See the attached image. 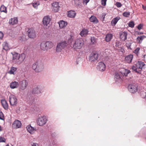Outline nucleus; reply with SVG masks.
I'll return each mask as SVG.
<instances>
[{
  "mask_svg": "<svg viewBox=\"0 0 146 146\" xmlns=\"http://www.w3.org/2000/svg\"><path fill=\"white\" fill-rule=\"evenodd\" d=\"M130 14V13L129 12H125L123 13V16L126 17H129Z\"/></svg>",
  "mask_w": 146,
  "mask_h": 146,
  "instance_id": "37998d69",
  "label": "nucleus"
},
{
  "mask_svg": "<svg viewBox=\"0 0 146 146\" xmlns=\"http://www.w3.org/2000/svg\"><path fill=\"white\" fill-rule=\"evenodd\" d=\"M28 84V82L26 80L21 81L19 83L20 89L22 90H24L27 88Z\"/></svg>",
  "mask_w": 146,
  "mask_h": 146,
  "instance_id": "6e6552de",
  "label": "nucleus"
},
{
  "mask_svg": "<svg viewBox=\"0 0 146 146\" xmlns=\"http://www.w3.org/2000/svg\"><path fill=\"white\" fill-rule=\"evenodd\" d=\"M131 69L133 72L137 73L138 74H141V70H137L138 69L137 67L136 66H132Z\"/></svg>",
  "mask_w": 146,
  "mask_h": 146,
  "instance_id": "473e14b6",
  "label": "nucleus"
},
{
  "mask_svg": "<svg viewBox=\"0 0 146 146\" xmlns=\"http://www.w3.org/2000/svg\"><path fill=\"white\" fill-rule=\"evenodd\" d=\"M135 66L139 69V70H141V72L143 68H145L144 66L145 65L144 62L142 61H138L135 64Z\"/></svg>",
  "mask_w": 146,
  "mask_h": 146,
  "instance_id": "ddd939ff",
  "label": "nucleus"
},
{
  "mask_svg": "<svg viewBox=\"0 0 146 146\" xmlns=\"http://www.w3.org/2000/svg\"><path fill=\"white\" fill-rule=\"evenodd\" d=\"M140 50V48H137L135 50L133 51V52L135 53L136 54H137L139 53V51Z\"/></svg>",
  "mask_w": 146,
  "mask_h": 146,
  "instance_id": "de8ad7c7",
  "label": "nucleus"
},
{
  "mask_svg": "<svg viewBox=\"0 0 146 146\" xmlns=\"http://www.w3.org/2000/svg\"><path fill=\"white\" fill-rule=\"evenodd\" d=\"M121 43L119 41H117L115 43V47L117 48L118 47L119 48V50L122 52H125L123 47L121 46Z\"/></svg>",
  "mask_w": 146,
  "mask_h": 146,
  "instance_id": "4be33fe9",
  "label": "nucleus"
},
{
  "mask_svg": "<svg viewBox=\"0 0 146 146\" xmlns=\"http://www.w3.org/2000/svg\"><path fill=\"white\" fill-rule=\"evenodd\" d=\"M19 83L16 81H14L11 83L10 87L12 89L17 88L19 86Z\"/></svg>",
  "mask_w": 146,
  "mask_h": 146,
  "instance_id": "c85d7f7f",
  "label": "nucleus"
},
{
  "mask_svg": "<svg viewBox=\"0 0 146 146\" xmlns=\"http://www.w3.org/2000/svg\"><path fill=\"white\" fill-rule=\"evenodd\" d=\"M98 58V54L95 52H92L88 57L89 61L91 62H94L96 61Z\"/></svg>",
  "mask_w": 146,
  "mask_h": 146,
  "instance_id": "423d86ee",
  "label": "nucleus"
},
{
  "mask_svg": "<svg viewBox=\"0 0 146 146\" xmlns=\"http://www.w3.org/2000/svg\"><path fill=\"white\" fill-rule=\"evenodd\" d=\"M52 5L53 7V11L55 12H58L59 8L60 7L59 5V3L57 2L53 3L52 4Z\"/></svg>",
  "mask_w": 146,
  "mask_h": 146,
  "instance_id": "dca6fc26",
  "label": "nucleus"
},
{
  "mask_svg": "<svg viewBox=\"0 0 146 146\" xmlns=\"http://www.w3.org/2000/svg\"><path fill=\"white\" fill-rule=\"evenodd\" d=\"M121 74L122 73L121 72L115 73V79L116 81H118V80L121 79V78L123 77Z\"/></svg>",
  "mask_w": 146,
  "mask_h": 146,
  "instance_id": "412c9836",
  "label": "nucleus"
},
{
  "mask_svg": "<svg viewBox=\"0 0 146 146\" xmlns=\"http://www.w3.org/2000/svg\"><path fill=\"white\" fill-rule=\"evenodd\" d=\"M134 23L133 21L130 22L128 24V26L129 27L133 28L134 27Z\"/></svg>",
  "mask_w": 146,
  "mask_h": 146,
  "instance_id": "c03bdc74",
  "label": "nucleus"
},
{
  "mask_svg": "<svg viewBox=\"0 0 146 146\" xmlns=\"http://www.w3.org/2000/svg\"><path fill=\"white\" fill-rule=\"evenodd\" d=\"M90 21L96 24L98 22V20L96 17L93 16H92L89 19Z\"/></svg>",
  "mask_w": 146,
  "mask_h": 146,
  "instance_id": "cd10ccee",
  "label": "nucleus"
},
{
  "mask_svg": "<svg viewBox=\"0 0 146 146\" xmlns=\"http://www.w3.org/2000/svg\"><path fill=\"white\" fill-rule=\"evenodd\" d=\"M73 38H72L71 36H70V38L68 39V41L69 42L71 43L73 41Z\"/></svg>",
  "mask_w": 146,
  "mask_h": 146,
  "instance_id": "5fc2aeb1",
  "label": "nucleus"
},
{
  "mask_svg": "<svg viewBox=\"0 0 146 146\" xmlns=\"http://www.w3.org/2000/svg\"><path fill=\"white\" fill-rule=\"evenodd\" d=\"M84 44V41L81 38H77L74 42L73 44V48L75 49L81 48Z\"/></svg>",
  "mask_w": 146,
  "mask_h": 146,
  "instance_id": "f03ea898",
  "label": "nucleus"
},
{
  "mask_svg": "<svg viewBox=\"0 0 146 146\" xmlns=\"http://www.w3.org/2000/svg\"><path fill=\"white\" fill-rule=\"evenodd\" d=\"M91 41L92 44H95L96 43V40L94 37H91Z\"/></svg>",
  "mask_w": 146,
  "mask_h": 146,
  "instance_id": "79ce46f5",
  "label": "nucleus"
},
{
  "mask_svg": "<svg viewBox=\"0 0 146 146\" xmlns=\"http://www.w3.org/2000/svg\"><path fill=\"white\" fill-rule=\"evenodd\" d=\"M26 56V54L24 53L20 54L17 61V64H20L22 63L25 60Z\"/></svg>",
  "mask_w": 146,
  "mask_h": 146,
  "instance_id": "9b49d317",
  "label": "nucleus"
},
{
  "mask_svg": "<svg viewBox=\"0 0 146 146\" xmlns=\"http://www.w3.org/2000/svg\"><path fill=\"white\" fill-rule=\"evenodd\" d=\"M46 42V46L48 49L52 48L53 46V43L50 41H47Z\"/></svg>",
  "mask_w": 146,
  "mask_h": 146,
  "instance_id": "e433bc0d",
  "label": "nucleus"
},
{
  "mask_svg": "<svg viewBox=\"0 0 146 146\" xmlns=\"http://www.w3.org/2000/svg\"><path fill=\"white\" fill-rule=\"evenodd\" d=\"M46 116H44L39 117L37 119V124L40 126H42L45 125L47 121Z\"/></svg>",
  "mask_w": 146,
  "mask_h": 146,
  "instance_id": "20e7f679",
  "label": "nucleus"
},
{
  "mask_svg": "<svg viewBox=\"0 0 146 146\" xmlns=\"http://www.w3.org/2000/svg\"><path fill=\"white\" fill-rule=\"evenodd\" d=\"M146 37L144 35H141L137 37V41L139 43H141L142 40Z\"/></svg>",
  "mask_w": 146,
  "mask_h": 146,
  "instance_id": "f704fd0d",
  "label": "nucleus"
},
{
  "mask_svg": "<svg viewBox=\"0 0 146 146\" xmlns=\"http://www.w3.org/2000/svg\"><path fill=\"white\" fill-rule=\"evenodd\" d=\"M40 5L39 2L38 1L37 2L35 1L33 3V7L35 8H36L37 7L38 5Z\"/></svg>",
  "mask_w": 146,
  "mask_h": 146,
  "instance_id": "a19ab883",
  "label": "nucleus"
},
{
  "mask_svg": "<svg viewBox=\"0 0 146 146\" xmlns=\"http://www.w3.org/2000/svg\"><path fill=\"white\" fill-rule=\"evenodd\" d=\"M127 34L125 31L119 33L120 38L122 41H124L127 39Z\"/></svg>",
  "mask_w": 146,
  "mask_h": 146,
  "instance_id": "4468645a",
  "label": "nucleus"
},
{
  "mask_svg": "<svg viewBox=\"0 0 146 146\" xmlns=\"http://www.w3.org/2000/svg\"><path fill=\"white\" fill-rule=\"evenodd\" d=\"M112 37L113 35L111 33H108L106 35L105 38V40L107 42H109L112 39Z\"/></svg>",
  "mask_w": 146,
  "mask_h": 146,
  "instance_id": "bb28decb",
  "label": "nucleus"
},
{
  "mask_svg": "<svg viewBox=\"0 0 146 146\" xmlns=\"http://www.w3.org/2000/svg\"><path fill=\"white\" fill-rule=\"evenodd\" d=\"M142 7L144 10H146V6H144L142 5Z\"/></svg>",
  "mask_w": 146,
  "mask_h": 146,
  "instance_id": "bf43d9fd",
  "label": "nucleus"
},
{
  "mask_svg": "<svg viewBox=\"0 0 146 146\" xmlns=\"http://www.w3.org/2000/svg\"><path fill=\"white\" fill-rule=\"evenodd\" d=\"M137 34L138 35H142L143 34V33L142 32H138Z\"/></svg>",
  "mask_w": 146,
  "mask_h": 146,
  "instance_id": "052dcab7",
  "label": "nucleus"
},
{
  "mask_svg": "<svg viewBox=\"0 0 146 146\" xmlns=\"http://www.w3.org/2000/svg\"><path fill=\"white\" fill-rule=\"evenodd\" d=\"M106 15V13H102V17L104 19Z\"/></svg>",
  "mask_w": 146,
  "mask_h": 146,
  "instance_id": "4d7b16f0",
  "label": "nucleus"
},
{
  "mask_svg": "<svg viewBox=\"0 0 146 146\" xmlns=\"http://www.w3.org/2000/svg\"><path fill=\"white\" fill-rule=\"evenodd\" d=\"M143 26V25L142 24H140L137 27V29L139 30H140L142 29Z\"/></svg>",
  "mask_w": 146,
  "mask_h": 146,
  "instance_id": "09e8293b",
  "label": "nucleus"
},
{
  "mask_svg": "<svg viewBox=\"0 0 146 146\" xmlns=\"http://www.w3.org/2000/svg\"><path fill=\"white\" fill-rule=\"evenodd\" d=\"M46 42H42L40 44V48L43 50H48L46 46Z\"/></svg>",
  "mask_w": 146,
  "mask_h": 146,
  "instance_id": "c9c22d12",
  "label": "nucleus"
},
{
  "mask_svg": "<svg viewBox=\"0 0 146 146\" xmlns=\"http://www.w3.org/2000/svg\"><path fill=\"white\" fill-rule=\"evenodd\" d=\"M140 94L142 98L146 100V92L144 91H141L140 93Z\"/></svg>",
  "mask_w": 146,
  "mask_h": 146,
  "instance_id": "ea45409f",
  "label": "nucleus"
},
{
  "mask_svg": "<svg viewBox=\"0 0 146 146\" xmlns=\"http://www.w3.org/2000/svg\"><path fill=\"white\" fill-rule=\"evenodd\" d=\"M107 0H102L101 4L103 6H105L106 5V2Z\"/></svg>",
  "mask_w": 146,
  "mask_h": 146,
  "instance_id": "8fccbe9b",
  "label": "nucleus"
},
{
  "mask_svg": "<svg viewBox=\"0 0 146 146\" xmlns=\"http://www.w3.org/2000/svg\"><path fill=\"white\" fill-rule=\"evenodd\" d=\"M9 102L11 106H15L18 103L17 99L16 97L13 95H11L9 96Z\"/></svg>",
  "mask_w": 146,
  "mask_h": 146,
  "instance_id": "0eeeda50",
  "label": "nucleus"
},
{
  "mask_svg": "<svg viewBox=\"0 0 146 146\" xmlns=\"http://www.w3.org/2000/svg\"><path fill=\"white\" fill-rule=\"evenodd\" d=\"M42 91L41 90V88L40 86H37L34 88L32 92L33 94L40 93Z\"/></svg>",
  "mask_w": 146,
  "mask_h": 146,
  "instance_id": "a211bd4d",
  "label": "nucleus"
},
{
  "mask_svg": "<svg viewBox=\"0 0 146 146\" xmlns=\"http://www.w3.org/2000/svg\"><path fill=\"white\" fill-rule=\"evenodd\" d=\"M33 69L36 72H40L44 68L43 64L40 61L35 62L33 65Z\"/></svg>",
  "mask_w": 146,
  "mask_h": 146,
  "instance_id": "f257e3e1",
  "label": "nucleus"
},
{
  "mask_svg": "<svg viewBox=\"0 0 146 146\" xmlns=\"http://www.w3.org/2000/svg\"><path fill=\"white\" fill-rule=\"evenodd\" d=\"M89 31L87 29H83L80 32V34L82 37L86 36L88 34Z\"/></svg>",
  "mask_w": 146,
  "mask_h": 146,
  "instance_id": "b1692460",
  "label": "nucleus"
},
{
  "mask_svg": "<svg viewBox=\"0 0 146 146\" xmlns=\"http://www.w3.org/2000/svg\"><path fill=\"white\" fill-rule=\"evenodd\" d=\"M129 91L132 93H135L138 91V85L135 83H131L128 87Z\"/></svg>",
  "mask_w": 146,
  "mask_h": 146,
  "instance_id": "39448f33",
  "label": "nucleus"
},
{
  "mask_svg": "<svg viewBox=\"0 0 146 146\" xmlns=\"http://www.w3.org/2000/svg\"><path fill=\"white\" fill-rule=\"evenodd\" d=\"M1 104L3 108L5 110H7L8 108V105L7 102L4 99L1 100Z\"/></svg>",
  "mask_w": 146,
  "mask_h": 146,
  "instance_id": "5701e85b",
  "label": "nucleus"
},
{
  "mask_svg": "<svg viewBox=\"0 0 146 146\" xmlns=\"http://www.w3.org/2000/svg\"><path fill=\"white\" fill-rule=\"evenodd\" d=\"M0 119L4 120V114L2 111H0Z\"/></svg>",
  "mask_w": 146,
  "mask_h": 146,
  "instance_id": "a18cd8bd",
  "label": "nucleus"
},
{
  "mask_svg": "<svg viewBox=\"0 0 146 146\" xmlns=\"http://www.w3.org/2000/svg\"><path fill=\"white\" fill-rule=\"evenodd\" d=\"M5 142V138L1 137H0V143Z\"/></svg>",
  "mask_w": 146,
  "mask_h": 146,
  "instance_id": "603ef678",
  "label": "nucleus"
},
{
  "mask_svg": "<svg viewBox=\"0 0 146 146\" xmlns=\"http://www.w3.org/2000/svg\"><path fill=\"white\" fill-rule=\"evenodd\" d=\"M90 0H83V4H85L87 5V3Z\"/></svg>",
  "mask_w": 146,
  "mask_h": 146,
  "instance_id": "6e6d98bb",
  "label": "nucleus"
},
{
  "mask_svg": "<svg viewBox=\"0 0 146 146\" xmlns=\"http://www.w3.org/2000/svg\"><path fill=\"white\" fill-rule=\"evenodd\" d=\"M21 121L18 120H15L12 124V127L14 129L20 128L21 127Z\"/></svg>",
  "mask_w": 146,
  "mask_h": 146,
  "instance_id": "9d476101",
  "label": "nucleus"
},
{
  "mask_svg": "<svg viewBox=\"0 0 146 146\" xmlns=\"http://www.w3.org/2000/svg\"><path fill=\"white\" fill-rule=\"evenodd\" d=\"M4 36V34L1 31H0V39H1Z\"/></svg>",
  "mask_w": 146,
  "mask_h": 146,
  "instance_id": "864d4df0",
  "label": "nucleus"
},
{
  "mask_svg": "<svg viewBox=\"0 0 146 146\" xmlns=\"http://www.w3.org/2000/svg\"><path fill=\"white\" fill-rule=\"evenodd\" d=\"M97 68L100 71H103L105 70V65L103 62H101L99 63V64Z\"/></svg>",
  "mask_w": 146,
  "mask_h": 146,
  "instance_id": "2eb2a0df",
  "label": "nucleus"
},
{
  "mask_svg": "<svg viewBox=\"0 0 146 146\" xmlns=\"http://www.w3.org/2000/svg\"><path fill=\"white\" fill-rule=\"evenodd\" d=\"M28 36L30 38H34L35 37V32L33 28H30L27 31Z\"/></svg>",
  "mask_w": 146,
  "mask_h": 146,
  "instance_id": "1a4fd4ad",
  "label": "nucleus"
},
{
  "mask_svg": "<svg viewBox=\"0 0 146 146\" xmlns=\"http://www.w3.org/2000/svg\"><path fill=\"white\" fill-rule=\"evenodd\" d=\"M116 5L117 7L119 8L121 7L122 5L121 3L117 2L116 3Z\"/></svg>",
  "mask_w": 146,
  "mask_h": 146,
  "instance_id": "3c124183",
  "label": "nucleus"
},
{
  "mask_svg": "<svg viewBox=\"0 0 146 146\" xmlns=\"http://www.w3.org/2000/svg\"><path fill=\"white\" fill-rule=\"evenodd\" d=\"M76 13L74 11H70L68 12V16L70 18H74L76 16Z\"/></svg>",
  "mask_w": 146,
  "mask_h": 146,
  "instance_id": "a878e982",
  "label": "nucleus"
},
{
  "mask_svg": "<svg viewBox=\"0 0 146 146\" xmlns=\"http://www.w3.org/2000/svg\"><path fill=\"white\" fill-rule=\"evenodd\" d=\"M27 129L28 131L31 134L34 133L36 131V128L32 127L31 125H28L27 127Z\"/></svg>",
  "mask_w": 146,
  "mask_h": 146,
  "instance_id": "6ab92c4d",
  "label": "nucleus"
},
{
  "mask_svg": "<svg viewBox=\"0 0 146 146\" xmlns=\"http://www.w3.org/2000/svg\"><path fill=\"white\" fill-rule=\"evenodd\" d=\"M67 22L63 21H60L59 23V26L60 28H63L65 27L67 25Z\"/></svg>",
  "mask_w": 146,
  "mask_h": 146,
  "instance_id": "7c9ffc66",
  "label": "nucleus"
},
{
  "mask_svg": "<svg viewBox=\"0 0 146 146\" xmlns=\"http://www.w3.org/2000/svg\"><path fill=\"white\" fill-rule=\"evenodd\" d=\"M51 19L49 16H44L42 20L43 24L44 26H47L50 23Z\"/></svg>",
  "mask_w": 146,
  "mask_h": 146,
  "instance_id": "f8f14e48",
  "label": "nucleus"
},
{
  "mask_svg": "<svg viewBox=\"0 0 146 146\" xmlns=\"http://www.w3.org/2000/svg\"><path fill=\"white\" fill-rule=\"evenodd\" d=\"M146 56V55H143V58L144 59H145V56Z\"/></svg>",
  "mask_w": 146,
  "mask_h": 146,
  "instance_id": "e2e57ef3",
  "label": "nucleus"
},
{
  "mask_svg": "<svg viewBox=\"0 0 146 146\" xmlns=\"http://www.w3.org/2000/svg\"><path fill=\"white\" fill-rule=\"evenodd\" d=\"M120 19V17H117L113 18L111 22V24L113 26H115L118 21Z\"/></svg>",
  "mask_w": 146,
  "mask_h": 146,
  "instance_id": "393cba45",
  "label": "nucleus"
},
{
  "mask_svg": "<svg viewBox=\"0 0 146 146\" xmlns=\"http://www.w3.org/2000/svg\"><path fill=\"white\" fill-rule=\"evenodd\" d=\"M131 72V71L127 69H125L122 72H121L122 73V76L126 77L127 76L128 74Z\"/></svg>",
  "mask_w": 146,
  "mask_h": 146,
  "instance_id": "c756f323",
  "label": "nucleus"
},
{
  "mask_svg": "<svg viewBox=\"0 0 146 146\" xmlns=\"http://www.w3.org/2000/svg\"><path fill=\"white\" fill-rule=\"evenodd\" d=\"M2 129L1 126L0 125V131H2Z\"/></svg>",
  "mask_w": 146,
  "mask_h": 146,
  "instance_id": "680f3d73",
  "label": "nucleus"
},
{
  "mask_svg": "<svg viewBox=\"0 0 146 146\" xmlns=\"http://www.w3.org/2000/svg\"><path fill=\"white\" fill-rule=\"evenodd\" d=\"M131 43L130 42L128 43H126V46L128 49H131Z\"/></svg>",
  "mask_w": 146,
  "mask_h": 146,
  "instance_id": "49530a36",
  "label": "nucleus"
},
{
  "mask_svg": "<svg viewBox=\"0 0 146 146\" xmlns=\"http://www.w3.org/2000/svg\"><path fill=\"white\" fill-rule=\"evenodd\" d=\"M6 146H9L8 145H7Z\"/></svg>",
  "mask_w": 146,
  "mask_h": 146,
  "instance_id": "0e129e2a",
  "label": "nucleus"
},
{
  "mask_svg": "<svg viewBox=\"0 0 146 146\" xmlns=\"http://www.w3.org/2000/svg\"><path fill=\"white\" fill-rule=\"evenodd\" d=\"M37 144L36 143H33V144H32V146H37Z\"/></svg>",
  "mask_w": 146,
  "mask_h": 146,
  "instance_id": "13d9d810",
  "label": "nucleus"
},
{
  "mask_svg": "<svg viewBox=\"0 0 146 146\" xmlns=\"http://www.w3.org/2000/svg\"><path fill=\"white\" fill-rule=\"evenodd\" d=\"M68 45V43L64 41L58 43L56 48V51L57 52H60L63 49L66 48Z\"/></svg>",
  "mask_w": 146,
  "mask_h": 146,
  "instance_id": "7ed1b4c3",
  "label": "nucleus"
},
{
  "mask_svg": "<svg viewBox=\"0 0 146 146\" xmlns=\"http://www.w3.org/2000/svg\"><path fill=\"white\" fill-rule=\"evenodd\" d=\"M133 58V55L130 54L127 55L125 58V61L128 63L130 64Z\"/></svg>",
  "mask_w": 146,
  "mask_h": 146,
  "instance_id": "f3484780",
  "label": "nucleus"
},
{
  "mask_svg": "<svg viewBox=\"0 0 146 146\" xmlns=\"http://www.w3.org/2000/svg\"><path fill=\"white\" fill-rule=\"evenodd\" d=\"M9 49L8 44L7 42H5L4 44H3V49L5 51H7L9 50Z\"/></svg>",
  "mask_w": 146,
  "mask_h": 146,
  "instance_id": "4c0bfd02",
  "label": "nucleus"
},
{
  "mask_svg": "<svg viewBox=\"0 0 146 146\" xmlns=\"http://www.w3.org/2000/svg\"><path fill=\"white\" fill-rule=\"evenodd\" d=\"M18 22V18L17 17H14V18H11L9 19V23L12 25L16 24Z\"/></svg>",
  "mask_w": 146,
  "mask_h": 146,
  "instance_id": "aec40b11",
  "label": "nucleus"
},
{
  "mask_svg": "<svg viewBox=\"0 0 146 146\" xmlns=\"http://www.w3.org/2000/svg\"><path fill=\"white\" fill-rule=\"evenodd\" d=\"M11 54L13 55V59L16 60L17 61L20 54L16 52H11Z\"/></svg>",
  "mask_w": 146,
  "mask_h": 146,
  "instance_id": "72a5a7b5",
  "label": "nucleus"
},
{
  "mask_svg": "<svg viewBox=\"0 0 146 146\" xmlns=\"http://www.w3.org/2000/svg\"><path fill=\"white\" fill-rule=\"evenodd\" d=\"M0 11L1 12L7 13V8L3 5H2L0 8Z\"/></svg>",
  "mask_w": 146,
  "mask_h": 146,
  "instance_id": "58836bf2",
  "label": "nucleus"
},
{
  "mask_svg": "<svg viewBox=\"0 0 146 146\" xmlns=\"http://www.w3.org/2000/svg\"><path fill=\"white\" fill-rule=\"evenodd\" d=\"M17 70V68L16 67H12L10 70L9 71L8 73L10 74L14 75L15 74Z\"/></svg>",
  "mask_w": 146,
  "mask_h": 146,
  "instance_id": "2f4dec72",
  "label": "nucleus"
}]
</instances>
